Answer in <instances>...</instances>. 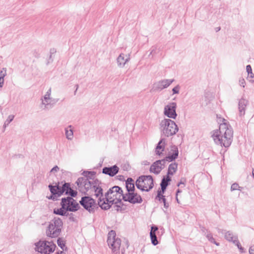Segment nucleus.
Segmentation results:
<instances>
[{
    "mask_svg": "<svg viewBox=\"0 0 254 254\" xmlns=\"http://www.w3.org/2000/svg\"><path fill=\"white\" fill-rule=\"evenodd\" d=\"M75 184L81 193L84 195L95 196L98 198V203L103 200V184L97 178L91 181H88L87 179L78 178Z\"/></svg>",
    "mask_w": 254,
    "mask_h": 254,
    "instance_id": "f257e3e1",
    "label": "nucleus"
},
{
    "mask_svg": "<svg viewBox=\"0 0 254 254\" xmlns=\"http://www.w3.org/2000/svg\"><path fill=\"white\" fill-rule=\"evenodd\" d=\"M161 136L169 137L176 134L179 130V127L175 122L170 119H164L160 124ZM166 146V139L161 137L155 147V153L159 156L163 155Z\"/></svg>",
    "mask_w": 254,
    "mask_h": 254,
    "instance_id": "f03ea898",
    "label": "nucleus"
},
{
    "mask_svg": "<svg viewBox=\"0 0 254 254\" xmlns=\"http://www.w3.org/2000/svg\"><path fill=\"white\" fill-rule=\"evenodd\" d=\"M211 136L216 145L228 148L233 137V128L228 122L223 119V123L220 124L219 128L213 131Z\"/></svg>",
    "mask_w": 254,
    "mask_h": 254,
    "instance_id": "7ed1b4c3",
    "label": "nucleus"
},
{
    "mask_svg": "<svg viewBox=\"0 0 254 254\" xmlns=\"http://www.w3.org/2000/svg\"><path fill=\"white\" fill-rule=\"evenodd\" d=\"M115 192H116V193H119L122 195L123 194V190L122 188L118 186H114L110 188L105 193L102 201L100 202V203H98L99 207L102 210H108L113 204L115 205V200L114 197L116 195L114 194H113V196L111 195Z\"/></svg>",
    "mask_w": 254,
    "mask_h": 254,
    "instance_id": "20e7f679",
    "label": "nucleus"
},
{
    "mask_svg": "<svg viewBox=\"0 0 254 254\" xmlns=\"http://www.w3.org/2000/svg\"><path fill=\"white\" fill-rule=\"evenodd\" d=\"M63 226L62 220L59 217H54L50 222L46 231L47 237L55 238L59 237Z\"/></svg>",
    "mask_w": 254,
    "mask_h": 254,
    "instance_id": "39448f33",
    "label": "nucleus"
},
{
    "mask_svg": "<svg viewBox=\"0 0 254 254\" xmlns=\"http://www.w3.org/2000/svg\"><path fill=\"white\" fill-rule=\"evenodd\" d=\"M136 188L142 191H149L154 187V180L151 175H141L135 181Z\"/></svg>",
    "mask_w": 254,
    "mask_h": 254,
    "instance_id": "423d86ee",
    "label": "nucleus"
},
{
    "mask_svg": "<svg viewBox=\"0 0 254 254\" xmlns=\"http://www.w3.org/2000/svg\"><path fill=\"white\" fill-rule=\"evenodd\" d=\"M35 251L41 254H50L53 253L56 248V244L53 241L40 240L34 244Z\"/></svg>",
    "mask_w": 254,
    "mask_h": 254,
    "instance_id": "0eeeda50",
    "label": "nucleus"
},
{
    "mask_svg": "<svg viewBox=\"0 0 254 254\" xmlns=\"http://www.w3.org/2000/svg\"><path fill=\"white\" fill-rule=\"evenodd\" d=\"M79 203L85 210L91 214H94L99 207L98 202H96V200L89 195L82 196Z\"/></svg>",
    "mask_w": 254,
    "mask_h": 254,
    "instance_id": "6e6552de",
    "label": "nucleus"
},
{
    "mask_svg": "<svg viewBox=\"0 0 254 254\" xmlns=\"http://www.w3.org/2000/svg\"><path fill=\"white\" fill-rule=\"evenodd\" d=\"M108 245L112 249L114 254H120V249L121 245V240L116 237V233L114 230H111L108 234Z\"/></svg>",
    "mask_w": 254,
    "mask_h": 254,
    "instance_id": "1a4fd4ad",
    "label": "nucleus"
},
{
    "mask_svg": "<svg viewBox=\"0 0 254 254\" xmlns=\"http://www.w3.org/2000/svg\"><path fill=\"white\" fill-rule=\"evenodd\" d=\"M74 197L68 196L61 199V205L70 212H76L80 207L79 203L73 198Z\"/></svg>",
    "mask_w": 254,
    "mask_h": 254,
    "instance_id": "9d476101",
    "label": "nucleus"
},
{
    "mask_svg": "<svg viewBox=\"0 0 254 254\" xmlns=\"http://www.w3.org/2000/svg\"><path fill=\"white\" fill-rule=\"evenodd\" d=\"M49 190L51 192V195L47 196L48 199L52 200L53 201H57L59 200V197L63 195V193L61 194L59 191L62 190V186H60V182L50 183L48 185Z\"/></svg>",
    "mask_w": 254,
    "mask_h": 254,
    "instance_id": "9b49d317",
    "label": "nucleus"
},
{
    "mask_svg": "<svg viewBox=\"0 0 254 254\" xmlns=\"http://www.w3.org/2000/svg\"><path fill=\"white\" fill-rule=\"evenodd\" d=\"M122 199L124 201H127L131 204L141 203L142 201V198L140 195L138 194L135 190H132L129 192H127L122 194Z\"/></svg>",
    "mask_w": 254,
    "mask_h": 254,
    "instance_id": "f8f14e48",
    "label": "nucleus"
},
{
    "mask_svg": "<svg viewBox=\"0 0 254 254\" xmlns=\"http://www.w3.org/2000/svg\"><path fill=\"white\" fill-rule=\"evenodd\" d=\"M177 106L176 102H170L166 105L164 109V114L168 119H176L177 117L176 109Z\"/></svg>",
    "mask_w": 254,
    "mask_h": 254,
    "instance_id": "ddd939ff",
    "label": "nucleus"
},
{
    "mask_svg": "<svg viewBox=\"0 0 254 254\" xmlns=\"http://www.w3.org/2000/svg\"><path fill=\"white\" fill-rule=\"evenodd\" d=\"M61 183L62 184L64 183V184L62 185V190L59 191L60 194L63 193V194H64L71 197H76L77 196V191L71 189L69 183H66L64 181H62Z\"/></svg>",
    "mask_w": 254,
    "mask_h": 254,
    "instance_id": "4468645a",
    "label": "nucleus"
},
{
    "mask_svg": "<svg viewBox=\"0 0 254 254\" xmlns=\"http://www.w3.org/2000/svg\"><path fill=\"white\" fill-rule=\"evenodd\" d=\"M174 81L172 79H163L154 84L155 90L161 91L169 87Z\"/></svg>",
    "mask_w": 254,
    "mask_h": 254,
    "instance_id": "2eb2a0df",
    "label": "nucleus"
},
{
    "mask_svg": "<svg viewBox=\"0 0 254 254\" xmlns=\"http://www.w3.org/2000/svg\"><path fill=\"white\" fill-rule=\"evenodd\" d=\"M119 171V168L116 165L111 167H104L102 169V173L109 175L110 177L115 176Z\"/></svg>",
    "mask_w": 254,
    "mask_h": 254,
    "instance_id": "dca6fc26",
    "label": "nucleus"
},
{
    "mask_svg": "<svg viewBox=\"0 0 254 254\" xmlns=\"http://www.w3.org/2000/svg\"><path fill=\"white\" fill-rule=\"evenodd\" d=\"M179 156V150L178 147L175 145H171V152L167 156L165 160H168L169 162L175 161Z\"/></svg>",
    "mask_w": 254,
    "mask_h": 254,
    "instance_id": "f3484780",
    "label": "nucleus"
},
{
    "mask_svg": "<svg viewBox=\"0 0 254 254\" xmlns=\"http://www.w3.org/2000/svg\"><path fill=\"white\" fill-rule=\"evenodd\" d=\"M164 160H158L153 162L150 167V172L153 173L156 175L159 174L163 169V167L159 166V165L162 162H164Z\"/></svg>",
    "mask_w": 254,
    "mask_h": 254,
    "instance_id": "a211bd4d",
    "label": "nucleus"
},
{
    "mask_svg": "<svg viewBox=\"0 0 254 254\" xmlns=\"http://www.w3.org/2000/svg\"><path fill=\"white\" fill-rule=\"evenodd\" d=\"M158 228L155 225H152L150 231V237L151 244L153 246H156L159 244L157 237L156 236V232L158 231Z\"/></svg>",
    "mask_w": 254,
    "mask_h": 254,
    "instance_id": "6ab92c4d",
    "label": "nucleus"
},
{
    "mask_svg": "<svg viewBox=\"0 0 254 254\" xmlns=\"http://www.w3.org/2000/svg\"><path fill=\"white\" fill-rule=\"evenodd\" d=\"M249 104V101L244 98H241L239 101L238 109L240 116H243L245 114L246 108Z\"/></svg>",
    "mask_w": 254,
    "mask_h": 254,
    "instance_id": "aec40b11",
    "label": "nucleus"
},
{
    "mask_svg": "<svg viewBox=\"0 0 254 254\" xmlns=\"http://www.w3.org/2000/svg\"><path fill=\"white\" fill-rule=\"evenodd\" d=\"M126 188L127 192H129L132 190H135V186L134 180L132 178L129 177L126 181Z\"/></svg>",
    "mask_w": 254,
    "mask_h": 254,
    "instance_id": "412c9836",
    "label": "nucleus"
},
{
    "mask_svg": "<svg viewBox=\"0 0 254 254\" xmlns=\"http://www.w3.org/2000/svg\"><path fill=\"white\" fill-rule=\"evenodd\" d=\"M96 174V172L94 171H84L82 173V175L84 176L83 177H79V178L87 179L88 181H91L93 180H95L94 176Z\"/></svg>",
    "mask_w": 254,
    "mask_h": 254,
    "instance_id": "4be33fe9",
    "label": "nucleus"
},
{
    "mask_svg": "<svg viewBox=\"0 0 254 254\" xmlns=\"http://www.w3.org/2000/svg\"><path fill=\"white\" fill-rule=\"evenodd\" d=\"M178 164L176 162L171 163L168 167L167 174L172 176L178 170Z\"/></svg>",
    "mask_w": 254,
    "mask_h": 254,
    "instance_id": "5701e85b",
    "label": "nucleus"
},
{
    "mask_svg": "<svg viewBox=\"0 0 254 254\" xmlns=\"http://www.w3.org/2000/svg\"><path fill=\"white\" fill-rule=\"evenodd\" d=\"M129 60V58L125 59L124 54L123 53L121 54L117 59L118 66L123 67Z\"/></svg>",
    "mask_w": 254,
    "mask_h": 254,
    "instance_id": "b1692460",
    "label": "nucleus"
},
{
    "mask_svg": "<svg viewBox=\"0 0 254 254\" xmlns=\"http://www.w3.org/2000/svg\"><path fill=\"white\" fill-rule=\"evenodd\" d=\"M68 211L66 209L65 207L64 208L63 207V206H61V207L60 208L56 209L55 208L53 211V213L55 214L59 215L60 216H68Z\"/></svg>",
    "mask_w": 254,
    "mask_h": 254,
    "instance_id": "393cba45",
    "label": "nucleus"
},
{
    "mask_svg": "<svg viewBox=\"0 0 254 254\" xmlns=\"http://www.w3.org/2000/svg\"><path fill=\"white\" fill-rule=\"evenodd\" d=\"M169 176L170 175L167 174L163 177L160 184V186H163L167 188L168 186L170 184V182L172 180L171 177Z\"/></svg>",
    "mask_w": 254,
    "mask_h": 254,
    "instance_id": "a878e982",
    "label": "nucleus"
},
{
    "mask_svg": "<svg viewBox=\"0 0 254 254\" xmlns=\"http://www.w3.org/2000/svg\"><path fill=\"white\" fill-rule=\"evenodd\" d=\"M68 127L71 128V126L70 125L68 126ZM65 135L66 137L68 140H71L73 138V130L72 129L70 128L69 129H68L67 128H66L65 129Z\"/></svg>",
    "mask_w": 254,
    "mask_h": 254,
    "instance_id": "bb28decb",
    "label": "nucleus"
},
{
    "mask_svg": "<svg viewBox=\"0 0 254 254\" xmlns=\"http://www.w3.org/2000/svg\"><path fill=\"white\" fill-rule=\"evenodd\" d=\"M161 189H159L157 191V195L155 197L156 198H158L159 197H161L162 196H165L163 194L166 190L167 188L164 187L163 186H160Z\"/></svg>",
    "mask_w": 254,
    "mask_h": 254,
    "instance_id": "cd10ccee",
    "label": "nucleus"
},
{
    "mask_svg": "<svg viewBox=\"0 0 254 254\" xmlns=\"http://www.w3.org/2000/svg\"><path fill=\"white\" fill-rule=\"evenodd\" d=\"M14 118V116L13 115H10L8 116L7 119L4 122L3 126V131H4L6 127L8 126V125L13 121Z\"/></svg>",
    "mask_w": 254,
    "mask_h": 254,
    "instance_id": "c85d7f7f",
    "label": "nucleus"
},
{
    "mask_svg": "<svg viewBox=\"0 0 254 254\" xmlns=\"http://www.w3.org/2000/svg\"><path fill=\"white\" fill-rule=\"evenodd\" d=\"M225 238L229 242H232L233 243V241H234L233 240V233L229 231L225 233Z\"/></svg>",
    "mask_w": 254,
    "mask_h": 254,
    "instance_id": "c756f323",
    "label": "nucleus"
},
{
    "mask_svg": "<svg viewBox=\"0 0 254 254\" xmlns=\"http://www.w3.org/2000/svg\"><path fill=\"white\" fill-rule=\"evenodd\" d=\"M126 205H122V203H119L118 205H114V207L116 208V210L117 212H124L126 208Z\"/></svg>",
    "mask_w": 254,
    "mask_h": 254,
    "instance_id": "7c9ffc66",
    "label": "nucleus"
},
{
    "mask_svg": "<svg viewBox=\"0 0 254 254\" xmlns=\"http://www.w3.org/2000/svg\"><path fill=\"white\" fill-rule=\"evenodd\" d=\"M156 199H157L158 201H159L160 202H163L164 204V207L167 209L169 207V204L168 202H167L166 198L165 196H162L161 197H159L158 198H156Z\"/></svg>",
    "mask_w": 254,
    "mask_h": 254,
    "instance_id": "2f4dec72",
    "label": "nucleus"
},
{
    "mask_svg": "<svg viewBox=\"0 0 254 254\" xmlns=\"http://www.w3.org/2000/svg\"><path fill=\"white\" fill-rule=\"evenodd\" d=\"M57 244L63 250L65 247V242L63 240L62 238H58L57 239Z\"/></svg>",
    "mask_w": 254,
    "mask_h": 254,
    "instance_id": "473e14b6",
    "label": "nucleus"
},
{
    "mask_svg": "<svg viewBox=\"0 0 254 254\" xmlns=\"http://www.w3.org/2000/svg\"><path fill=\"white\" fill-rule=\"evenodd\" d=\"M233 243L237 246L241 253H243L245 252L244 248L242 247L238 240H235L234 241H233Z\"/></svg>",
    "mask_w": 254,
    "mask_h": 254,
    "instance_id": "72a5a7b5",
    "label": "nucleus"
},
{
    "mask_svg": "<svg viewBox=\"0 0 254 254\" xmlns=\"http://www.w3.org/2000/svg\"><path fill=\"white\" fill-rule=\"evenodd\" d=\"M51 89H49L47 92H46L45 95L44 96V100L47 103V104H49L50 103V102H49V100L50 99V96L51 95Z\"/></svg>",
    "mask_w": 254,
    "mask_h": 254,
    "instance_id": "f704fd0d",
    "label": "nucleus"
},
{
    "mask_svg": "<svg viewBox=\"0 0 254 254\" xmlns=\"http://www.w3.org/2000/svg\"><path fill=\"white\" fill-rule=\"evenodd\" d=\"M121 196H122V195H120L119 198H117V197L114 198V199L115 200V205H118L119 203H122V205H125V204L123 202V199L122 198H121Z\"/></svg>",
    "mask_w": 254,
    "mask_h": 254,
    "instance_id": "c9c22d12",
    "label": "nucleus"
},
{
    "mask_svg": "<svg viewBox=\"0 0 254 254\" xmlns=\"http://www.w3.org/2000/svg\"><path fill=\"white\" fill-rule=\"evenodd\" d=\"M240 188V187L239 186V184L237 183H234L231 185V190H238V189H239Z\"/></svg>",
    "mask_w": 254,
    "mask_h": 254,
    "instance_id": "e433bc0d",
    "label": "nucleus"
},
{
    "mask_svg": "<svg viewBox=\"0 0 254 254\" xmlns=\"http://www.w3.org/2000/svg\"><path fill=\"white\" fill-rule=\"evenodd\" d=\"M157 47L156 46H152L151 48V52L150 53V54L149 56H150V55H152V58L153 56L157 53Z\"/></svg>",
    "mask_w": 254,
    "mask_h": 254,
    "instance_id": "4c0bfd02",
    "label": "nucleus"
},
{
    "mask_svg": "<svg viewBox=\"0 0 254 254\" xmlns=\"http://www.w3.org/2000/svg\"><path fill=\"white\" fill-rule=\"evenodd\" d=\"M180 89V86L179 85H176L172 89L173 94H179Z\"/></svg>",
    "mask_w": 254,
    "mask_h": 254,
    "instance_id": "58836bf2",
    "label": "nucleus"
},
{
    "mask_svg": "<svg viewBox=\"0 0 254 254\" xmlns=\"http://www.w3.org/2000/svg\"><path fill=\"white\" fill-rule=\"evenodd\" d=\"M206 237L208 240V241L211 243L215 240V239L213 237L212 234L211 233H208L206 235Z\"/></svg>",
    "mask_w": 254,
    "mask_h": 254,
    "instance_id": "ea45409f",
    "label": "nucleus"
},
{
    "mask_svg": "<svg viewBox=\"0 0 254 254\" xmlns=\"http://www.w3.org/2000/svg\"><path fill=\"white\" fill-rule=\"evenodd\" d=\"M246 70H247V72H248V76L250 75V74L253 75V73L252 71V68L251 65L248 64L246 66Z\"/></svg>",
    "mask_w": 254,
    "mask_h": 254,
    "instance_id": "a19ab883",
    "label": "nucleus"
},
{
    "mask_svg": "<svg viewBox=\"0 0 254 254\" xmlns=\"http://www.w3.org/2000/svg\"><path fill=\"white\" fill-rule=\"evenodd\" d=\"M186 183V179L185 178H182L180 181L177 184V187H179L181 185H185Z\"/></svg>",
    "mask_w": 254,
    "mask_h": 254,
    "instance_id": "79ce46f5",
    "label": "nucleus"
},
{
    "mask_svg": "<svg viewBox=\"0 0 254 254\" xmlns=\"http://www.w3.org/2000/svg\"><path fill=\"white\" fill-rule=\"evenodd\" d=\"M68 216H69V220L70 221L75 222L76 221L75 218L74 217V214L73 213H71L69 214L68 213Z\"/></svg>",
    "mask_w": 254,
    "mask_h": 254,
    "instance_id": "37998d69",
    "label": "nucleus"
},
{
    "mask_svg": "<svg viewBox=\"0 0 254 254\" xmlns=\"http://www.w3.org/2000/svg\"><path fill=\"white\" fill-rule=\"evenodd\" d=\"M246 82L243 78H241L239 79V84L241 86L245 87Z\"/></svg>",
    "mask_w": 254,
    "mask_h": 254,
    "instance_id": "c03bdc74",
    "label": "nucleus"
},
{
    "mask_svg": "<svg viewBox=\"0 0 254 254\" xmlns=\"http://www.w3.org/2000/svg\"><path fill=\"white\" fill-rule=\"evenodd\" d=\"M60 168L59 167L56 165L55 166H54L50 171V173H54V172H58Z\"/></svg>",
    "mask_w": 254,
    "mask_h": 254,
    "instance_id": "a18cd8bd",
    "label": "nucleus"
},
{
    "mask_svg": "<svg viewBox=\"0 0 254 254\" xmlns=\"http://www.w3.org/2000/svg\"><path fill=\"white\" fill-rule=\"evenodd\" d=\"M52 55H53L50 54L49 57L48 58V59L47 60V65L53 62L54 59L52 57Z\"/></svg>",
    "mask_w": 254,
    "mask_h": 254,
    "instance_id": "49530a36",
    "label": "nucleus"
},
{
    "mask_svg": "<svg viewBox=\"0 0 254 254\" xmlns=\"http://www.w3.org/2000/svg\"><path fill=\"white\" fill-rule=\"evenodd\" d=\"M130 166L128 164H125L123 167V170L128 171L130 169Z\"/></svg>",
    "mask_w": 254,
    "mask_h": 254,
    "instance_id": "de8ad7c7",
    "label": "nucleus"
},
{
    "mask_svg": "<svg viewBox=\"0 0 254 254\" xmlns=\"http://www.w3.org/2000/svg\"><path fill=\"white\" fill-rule=\"evenodd\" d=\"M33 55L35 58H38L40 57V53L38 51L35 50L33 52Z\"/></svg>",
    "mask_w": 254,
    "mask_h": 254,
    "instance_id": "09e8293b",
    "label": "nucleus"
},
{
    "mask_svg": "<svg viewBox=\"0 0 254 254\" xmlns=\"http://www.w3.org/2000/svg\"><path fill=\"white\" fill-rule=\"evenodd\" d=\"M166 159V157L163 159L162 160H164V162H162L160 165H159V166H162L163 167V169L164 168L165 166V164H166V161H168L169 162V160H165Z\"/></svg>",
    "mask_w": 254,
    "mask_h": 254,
    "instance_id": "8fccbe9b",
    "label": "nucleus"
},
{
    "mask_svg": "<svg viewBox=\"0 0 254 254\" xmlns=\"http://www.w3.org/2000/svg\"><path fill=\"white\" fill-rule=\"evenodd\" d=\"M57 52V50L55 48H51L50 50V55H53L55 54Z\"/></svg>",
    "mask_w": 254,
    "mask_h": 254,
    "instance_id": "3c124183",
    "label": "nucleus"
},
{
    "mask_svg": "<svg viewBox=\"0 0 254 254\" xmlns=\"http://www.w3.org/2000/svg\"><path fill=\"white\" fill-rule=\"evenodd\" d=\"M4 83V79L2 77H0V88L2 87Z\"/></svg>",
    "mask_w": 254,
    "mask_h": 254,
    "instance_id": "603ef678",
    "label": "nucleus"
},
{
    "mask_svg": "<svg viewBox=\"0 0 254 254\" xmlns=\"http://www.w3.org/2000/svg\"><path fill=\"white\" fill-rule=\"evenodd\" d=\"M248 77L252 78V79L250 80V82H251L252 83H254V73H253V75L250 74V75H249Z\"/></svg>",
    "mask_w": 254,
    "mask_h": 254,
    "instance_id": "864d4df0",
    "label": "nucleus"
},
{
    "mask_svg": "<svg viewBox=\"0 0 254 254\" xmlns=\"http://www.w3.org/2000/svg\"><path fill=\"white\" fill-rule=\"evenodd\" d=\"M6 75V72H3L2 71H0V77H2V78H4V76Z\"/></svg>",
    "mask_w": 254,
    "mask_h": 254,
    "instance_id": "5fc2aeb1",
    "label": "nucleus"
},
{
    "mask_svg": "<svg viewBox=\"0 0 254 254\" xmlns=\"http://www.w3.org/2000/svg\"><path fill=\"white\" fill-rule=\"evenodd\" d=\"M201 231H202L203 233H208L209 232L208 229H207L206 228H205L204 227H202L201 228Z\"/></svg>",
    "mask_w": 254,
    "mask_h": 254,
    "instance_id": "6e6d98bb",
    "label": "nucleus"
},
{
    "mask_svg": "<svg viewBox=\"0 0 254 254\" xmlns=\"http://www.w3.org/2000/svg\"><path fill=\"white\" fill-rule=\"evenodd\" d=\"M249 253L250 254H254V249H253L252 247H250L249 249Z\"/></svg>",
    "mask_w": 254,
    "mask_h": 254,
    "instance_id": "4d7b16f0",
    "label": "nucleus"
},
{
    "mask_svg": "<svg viewBox=\"0 0 254 254\" xmlns=\"http://www.w3.org/2000/svg\"><path fill=\"white\" fill-rule=\"evenodd\" d=\"M117 177L120 181H123L125 179L124 176L123 175H119Z\"/></svg>",
    "mask_w": 254,
    "mask_h": 254,
    "instance_id": "13d9d810",
    "label": "nucleus"
},
{
    "mask_svg": "<svg viewBox=\"0 0 254 254\" xmlns=\"http://www.w3.org/2000/svg\"><path fill=\"white\" fill-rule=\"evenodd\" d=\"M182 192V190H180V189H178L177 190H176V196H178L179 193H181Z\"/></svg>",
    "mask_w": 254,
    "mask_h": 254,
    "instance_id": "bf43d9fd",
    "label": "nucleus"
},
{
    "mask_svg": "<svg viewBox=\"0 0 254 254\" xmlns=\"http://www.w3.org/2000/svg\"><path fill=\"white\" fill-rule=\"evenodd\" d=\"M176 198V200L178 204H180V201L179 199H178V196L176 195V198Z\"/></svg>",
    "mask_w": 254,
    "mask_h": 254,
    "instance_id": "052dcab7",
    "label": "nucleus"
},
{
    "mask_svg": "<svg viewBox=\"0 0 254 254\" xmlns=\"http://www.w3.org/2000/svg\"><path fill=\"white\" fill-rule=\"evenodd\" d=\"M212 243L214 244L216 246H219V243L217 242H216L215 240H214Z\"/></svg>",
    "mask_w": 254,
    "mask_h": 254,
    "instance_id": "680f3d73",
    "label": "nucleus"
},
{
    "mask_svg": "<svg viewBox=\"0 0 254 254\" xmlns=\"http://www.w3.org/2000/svg\"><path fill=\"white\" fill-rule=\"evenodd\" d=\"M149 162H148L147 161H145L144 162V165H149Z\"/></svg>",
    "mask_w": 254,
    "mask_h": 254,
    "instance_id": "e2e57ef3",
    "label": "nucleus"
},
{
    "mask_svg": "<svg viewBox=\"0 0 254 254\" xmlns=\"http://www.w3.org/2000/svg\"><path fill=\"white\" fill-rule=\"evenodd\" d=\"M220 27H217L216 28L215 30H216V32H218L220 30Z\"/></svg>",
    "mask_w": 254,
    "mask_h": 254,
    "instance_id": "0e129e2a",
    "label": "nucleus"
},
{
    "mask_svg": "<svg viewBox=\"0 0 254 254\" xmlns=\"http://www.w3.org/2000/svg\"><path fill=\"white\" fill-rule=\"evenodd\" d=\"M218 232H219V233H223V230H221V229H218Z\"/></svg>",
    "mask_w": 254,
    "mask_h": 254,
    "instance_id": "69168bd1",
    "label": "nucleus"
},
{
    "mask_svg": "<svg viewBox=\"0 0 254 254\" xmlns=\"http://www.w3.org/2000/svg\"><path fill=\"white\" fill-rule=\"evenodd\" d=\"M124 249L121 250V254H124Z\"/></svg>",
    "mask_w": 254,
    "mask_h": 254,
    "instance_id": "338daca9",
    "label": "nucleus"
},
{
    "mask_svg": "<svg viewBox=\"0 0 254 254\" xmlns=\"http://www.w3.org/2000/svg\"><path fill=\"white\" fill-rule=\"evenodd\" d=\"M75 88H76V89H75L77 90V89H78V87H79L78 84H76V85H75Z\"/></svg>",
    "mask_w": 254,
    "mask_h": 254,
    "instance_id": "774afa93",
    "label": "nucleus"
}]
</instances>
